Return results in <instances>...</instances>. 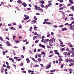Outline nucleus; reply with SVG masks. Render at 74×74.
<instances>
[{
    "instance_id": "f257e3e1",
    "label": "nucleus",
    "mask_w": 74,
    "mask_h": 74,
    "mask_svg": "<svg viewBox=\"0 0 74 74\" xmlns=\"http://www.w3.org/2000/svg\"><path fill=\"white\" fill-rule=\"evenodd\" d=\"M72 62L73 63H71L69 64V67H71L72 66H74V60H73Z\"/></svg>"
},
{
    "instance_id": "f03ea898",
    "label": "nucleus",
    "mask_w": 74,
    "mask_h": 74,
    "mask_svg": "<svg viewBox=\"0 0 74 74\" xmlns=\"http://www.w3.org/2000/svg\"><path fill=\"white\" fill-rule=\"evenodd\" d=\"M39 46L40 47H41L42 48H44V49H45V45H42L41 44H40L39 45Z\"/></svg>"
},
{
    "instance_id": "7ed1b4c3",
    "label": "nucleus",
    "mask_w": 74,
    "mask_h": 74,
    "mask_svg": "<svg viewBox=\"0 0 74 74\" xmlns=\"http://www.w3.org/2000/svg\"><path fill=\"white\" fill-rule=\"evenodd\" d=\"M54 52H55V53L56 54H57V55H59V53L58 52V50H54Z\"/></svg>"
},
{
    "instance_id": "20e7f679",
    "label": "nucleus",
    "mask_w": 74,
    "mask_h": 74,
    "mask_svg": "<svg viewBox=\"0 0 74 74\" xmlns=\"http://www.w3.org/2000/svg\"><path fill=\"white\" fill-rule=\"evenodd\" d=\"M23 5L24 7H26L27 6V4H26V3L23 2L22 4Z\"/></svg>"
},
{
    "instance_id": "39448f33",
    "label": "nucleus",
    "mask_w": 74,
    "mask_h": 74,
    "mask_svg": "<svg viewBox=\"0 0 74 74\" xmlns=\"http://www.w3.org/2000/svg\"><path fill=\"white\" fill-rule=\"evenodd\" d=\"M69 52H71V53H73L72 54V55L73 56H74V51H71V50H70L69 51Z\"/></svg>"
},
{
    "instance_id": "423d86ee",
    "label": "nucleus",
    "mask_w": 74,
    "mask_h": 74,
    "mask_svg": "<svg viewBox=\"0 0 74 74\" xmlns=\"http://www.w3.org/2000/svg\"><path fill=\"white\" fill-rule=\"evenodd\" d=\"M4 67H3L1 68V73H4Z\"/></svg>"
},
{
    "instance_id": "0eeeda50",
    "label": "nucleus",
    "mask_w": 74,
    "mask_h": 74,
    "mask_svg": "<svg viewBox=\"0 0 74 74\" xmlns=\"http://www.w3.org/2000/svg\"><path fill=\"white\" fill-rule=\"evenodd\" d=\"M51 65H48L46 67V68L47 69H49V68H50V67H51Z\"/></svg>"
},
{
    "instance_id": "6e6552de",
    "label": "nucleus",
    "mask_w": 74,
    "mask_h": 74,
    "mask_svg": "<svg viewBox=\"0 0 74 74\" xmlns=\"http://www.w3.org/2000/svg\"><path fill=\"white\" fill-rule=\"evenodd\" d=\"M26 61H27V63H30V60L29 58H27L26 59Z\"/></svg>"
},
{
    "instance_id": "1a4fd4ad",
    "label": "nucleus",
    "mask_w": 74,
    "mask_h": 74,
    "mask_svg": "<svg viewBox=\"0 0 74 74\" xmlns=\"http://www.w3.org/2000/svg\"><path fill=\"white\" fill-rule=\"evenodd\" d=\"M68 45L69 47H73V45H71V44L70 43H68Z\"/></svg>"
},
{
    "instance_id": "9d476101",
    "label": "nucleus",
    "mask_w": 74,
    "mask_h": 74,
    "mask_svg": "<svg viewBox=\"0 0 74 74\" xmlns=\"http://www.w3.org/2000/svg\"><path fill=\"white\" fill-rule=\"evenodd\" d=\"M67 29L66 28H62V31H64V30H67Z\"/></svg>"
},
{
    "instance_id": "9b49d317",
    "label": "nucleus",
    "mask_w": 74,
    "mask_h": 74,
    "mask_svg": "<svg viewBox=\"0 0 74 74\" xmlns=\"http://www.w3.org/2000/svg\"><path fill=\"white\" fill-rule=\"evenodd\" d=\"M73 62V59H70L69 60V63H71V62Z\"/></svg>"
},
{
    "instance_id": "f8f14e48",
    "label": "nucleus",
    "mask_w": 74,
    "mask_h": 74,
    "mask_svg": "<svg viewBox=\"0 0 74 74\" xmlns=\"http://www.w3.org/2000/svg\"><path fill=\"white\" fill-rule=\"evenodd\" d=\"M71 9V10H72V11H74V6H73L70 8Z\"/></svg>"
},
{
    "instance_id": "ddd939ff",
    "label": "nucleus",
    "mask_w": 74,
    "mask_h": 74,
    "mask_svg": "<svg viewBox=\"0 0 74 74\" xmlns=\"http://www.w3.org/2000/svg\"><path fill=\"white\" fill-rule=\"evenodd\" d=\"M49 43H52L53 42V40H52V39H50L49 40Z\"/></svg>"
},
{
    "instance_id": "4468645a",
    "label": "nucleus",
    "mask_w": 74,
    "mask_h": 74,
    "mask_svg": "<svg viewBox=\"0 0 74 74\" xmlns=\"http://www.w3.org/2000/svg\"><path fill=\"white\" fill-rule=\"evenodd\" d=\"M59 41L60 42V44H61V45H63V43L60 40H59Z\"/></svg>"
},
{
    "instance_id": "2eb2a0df",
    "label": "nucleus",
    "mask_w": 74,
    "mask_h": 74,
    "mask_svg": "<svg viewBox=\"0 0 74 74\" xmlns=\"http://www.w3.org/2000/svg\"><path fill=\"white\" fill-rule=\"evenodd\" d=\"M19 58V57H14V59H15L16 60H18Z\"/></svg>"
},
{
    "instance_id": "dca6fc26",
    "label": "nucleus",
    "mask_w": 74,
    "mask_h": 74,
    "mask_svg": "<svg viewBox=\"0 0 74 74\" xmlns=\"http://www.w3.org/2000/svg\"><path fill=\"white\" fill-rule=\"evenodd\" d=\"M17 3H20V4L22 3V1L20 0H19L17 1Z\"/></svg>"
},
{
    "instance_id": "f3484780",
    "label": "nucleus",
    "mask_w": 74,
    "mask_h": 74,
    "mask_svg": "<svg viewBox=\"0 0 74 74\" xmlns=\"http://www.w3.org/2000/svg\"><path fill=\"white\" fill-rule=\"evenodd\" d=\"M69 2L70 3V4H72V3H73V2L72 1V0H69Z\"/></svg>"
},
{
    "instance_id": "a211bd4d",
    "label": "nucleus",
    "mask_w": 74,
    "mask_h": 74,
    "mask_svg": "<svg viewBox=\"0 0 74 74\" xmlns=\"http://www.w3.org/2000/svg\"><path fill=\"white\" fill-rule=\"evenodd\" d=\"M41 54L42 55H45V53L44 52H41Z\"/></svg>"
},
{
    "instance_id": "6ab92c4d",
    "label": "nucleus",
    "mask_w": 74,
    "mask_h": 74,
    "mask_svg": "<svg viewBox=\"0 0 74 74\" xmlns=\"http://www.w3.org/2000/svg\"><path fill=\"white\" fill-rule=\"evenodd\" d=\"M11 29L12 30H16V29L13 27H11Z\"/></svg>"
},
{
    "instance_id": "aec40b11",
    "label": "nucleus",
    "mask_w": 74,
    "mask_h": 74,
    "mask_svg": "<svg viewBox=\"0 0 74 74\" xmlns=\"http://www.w3.org/2000/svg\"><path fill=\"white\" fill-rule=\"evenodd\" d=\"M38 41H39V40H36V41H35V43H36V44H37V43H38Z\"/></svg>"
},
{
    "instance_id": "412c9836",
    "label": "nucleus",
    "mask_w": 74,
    "mask_h": 74,
    "mask_svg": "<svg viewBox=\"0 0 74 74\" xmlns=\"http://www.w3.org/2000/svg\"><path fill=\"white\" fill-rule=\"evenodd\" d=\"M40 3H41L42 4H44V1H40Z\"/></svg>"
},
{
    "instance_id": "4be33fe9",
    "label": "nucleus",
    "mask_w": 74,
    "mask_h": 74,
    "mask_svg": "<svg viewBox=\"0 0 74 74\" xmlns=\"http://www.w3.org/2000/svg\"><path fill=\"white\" fill-rule=\"evenodd\" d=\"M69 58H67L66 59V63H68V62H69Z\"/></svg>"
},
{
    "instance_id": "5701e85b",
    "label": "nucleus",
    "mask_w": 74,
    "mask_h": 74,
    "mask_svg": "<svg viewBox=\"0 0 74 74\" xmlns=\"http://www.w3.org/2000/svg\"><path fill=\"white\" fill-rule=\"evenodd\" d=\"M49 45H50L51 47L53 46V45H52V44L51 43H49Z\"/></svg>"
},
{
    "instance_id": "b1692460",
    "label": "nucleus",
    "mask_w": 74,
    "mask_h": 74,
    "mask_svg": "<svg viewBox=\"0 0 74 74\" xmlns=\"http://www.w3.org/2000/svg\"><path fill=\"white\" fill-rule=\"evenodd\" d=\"M34 28L35 29H37V28H38L37 27H36V25H34Z\"/></svg>"
},
{
    "instance_id": "393cba45",
    "label": "nucleus",
    "mask_w": 74,
    "mask_h": 74,
    "mask_svg": "<svg viewBox=\"0 0 74 74\" xmlns=\"http://www.w3.org/2000/svg\"><path fill=\"white\" fill-rule=\"evenodd\" d=\"M38 60L39 62H41V59L40 58H39L38 59Z\"/></svg>"
},
{
    "instance_id": "a878e982",
    "label": "nucleus",
    "mask_w": 74,
    "mask_h": 74,
    "mask_svg": "<svg viewBox=\"0 0 74 74\" xmlns=\"http://www.w3.org/2000/svg\"><path fill=\"white\" fill-rule=\"evenodd\" d=\"M32 60L33 61H34V62H36V60H35V59L34 58H32Z\"/></svg>"
},
{
    "instance_id": "bb28decb",
    "label": "nucleus",
    "mask_w": 74,
    "mask_h": 74,
    "mask_svg": "<svg viewBox=\"0 0 74 74\" xmlns=\"http://www.w3.org/2000/svg\"><path fill=\"white\" fill-rule=\"evenodd\" d=\"M62 60H63V59L62 58H60V59L59 60V61H60V62H61Z\"/></svg>"
},
{
    "instance_id": "cd10ccee",
    "label": "nucleus",
    "mask_w": 74,
    "mask_h": 74,
    "mask_svg": "<svg viewBox=\"0 0 74 74\" xmlns=\"http://www.w3.org/2000/svg\"><path fill=\"white\" fill-rule=\"evenodd\" d=\"M46 24H48V25H49V24L51 25V23H49V22H47L46 23Z\"/></svg>"
},
{
    "instance_id": "c85d7f7f",
    "label": "nucleus",
    "mask_w": 74,
    "mask_h": 74,
    "mask_svg": "<svg viewBox=\"0 0 74 74\" xmlns=\"http://www.w3.org/2000/svg\"><path fill=\"white\" fill-rule=\"evenodd\" d=\"M47 48H50V49H51V47H50V46H49L47 45Z\"/></svg>"
},
{
    "instance_id": "c756f323",
    "label": "nucleus",
    "mask_w": 74,
    "mask_h": 74,
    "mask_svg": "<svg viewBox=\"0 0 74 74\" xmlns=\"http://www.w3.org/2000/svg\"><path fill=\"white\" fill-rule=\"evenodd\" d=\"M41 6L42 8H44V5L43 4H41Z\"/></svg>"
},
{
    "instance_id": "7c9ffc66",
    "label": "nucleus",
    "mask_w": 74,
    "mask_h": 74,
    "mask_svg": "<svg viewBox=\"0 0 74 74\" xmlns=\"http://www.w3.org/2000/svg\"><path fill=\"white\" fill-rule=\"evenodd\" d=\"M35 67H39V65H38L36 64L35 65Z\"/></svg>"
},
{
    "instance_id": "2f4dec72",
    "label": "nucleus",
    "mask_w": 74,
    "mask_h": 74,
    "mask_svg": "<svg viewBox=\"0 0 74 74\" xmlns=\"http://www.w3.org/2000/svg\"><path fill=\"white\" fill-rule=\"evenodd\" d=\"M50 71L51 72H52V73H54L55 72V71H54V70H50Z\"/></svg>"
},
{
    "instance_id": "473e14b6",
    "label": "nucleus",
    "mask_w": 74,
    "mask_h": 74,
    "mask_svg": "<svg viewBox=\"0 0 74 74\" xmlns=\"http://www.w3.org/2000/svg\"><path fill=\"white\" fill-rule=\"evenodd\" d=\"M62 5H63V4H60L59 5V7H62Z\"/></svg>"
},
{
    "instance_id": "72a5a7b5",
    "label": "nucleus",
    "mask_w": 74,
    "mask_h": 74,
    "mask_svg": "<svg viewBox=\"0 0 74 74\" xmlns=\"http://www.w3.org/2000/svg\"><path fill=\"white\" fill-rule=\"evenodd\" d=\"M36 38V36H34L33 37V40H34Z\"/></svg>"
},
{
    "instance_id": "f704fd0d",
    "label": "nucleus",
    "mask_w": 74,
    "mask_h": 74,
    "mask_svg": "<svg viewBox=\"0 0 74 74\" xmlns=\"http://www.w3.org/2000/svg\"><path fill=\"white\" fill-rule=\"evenodd\" d=\"M6 68L7 69H10V66L9 65H8L6 67Z\"/></svg>"
},
{
    "instance_id": "c9c22d12",
    "label": "nucleus",
    "mask_w": 74,
    "mask_h": 74,
    "mask_svg": "<svg viewBox=\"0 0 74 74\" xmlns=\"http://www.w3.org/2000/svg\"><path fill=\"white\" fill-rule=\"evenodd\" d=\"M52 40L53 41V42H55V39L53 38H52Z\"/></svg>"
},
{
    "instance_id": "e433bc0d",
    "label": "nucleus",
    "mask_w": 74,
    "mask_h": 74,
    "mask_svg": "<svg viewBox=\"0 0 74 74\" xmlns=\"http://www.w3.org/2000/svg\"><path fill=\"white\" fill-rule=\"evenodd\" d=\"M71 69H69V73L70 74H71L72 72H71V71H71Z\"/></svg>"
},
{
    "instance_id": "4c0bfd02",
    "label": "nucleus",
    "mask_w": 74,
    "mask_h": 74,
    "mask_svg": "<svg viewBox=\"0 0 74 74\" xmlns=\"http://www.w3.org/2000/svg\"><path fill=\"white\" fill-rule=\"evenodd\" d=\"M23 65V63H21L20 64V66H22Z\"/></svg>"
},
{
    "instance_id": "58836bf2",
    "label": "nucleus",
    "mask_w": 74,
    "mask_h": 74,
    "mask_svg": "<svg viewBox=\"0 0 74 74\" xmlns=\"http://www.w3.org/2000/svg\"><path fill=\"white\" fill-rule=\"evenodd\" d=\"M1 46H3L1 44H0V48L3 49V47H1Z\"/></svg>"
},
{
    "instance_id": "ea45409f",
    "label": "nucleus",
    "mask_w": 74,
    "mask_h": 74,
    "mask_svg": "<svg viewBox=\"0 0 74 74\" xmlns=\"http://www.w3.org/2000/svg\"><path fill=\"white\" fill-rule=\"evenodd\" d=\"M16 37V36H14L13 37V40H14L15 39V38Z\"/></svg>"
},
{
    "instance_id": "a19ab883",
    "label": "nucleus",
    "mask_w": 74,
    "mask_h": 74,
    "mask_svg": "<svg viewBox=\"0 0 74 74\" xmlns=\"http://www.w3.org/2000/svg\"><path fill=\"white\" fill-rule=\"evenodd\" d=\"M69 16H73V14H69Z\"/></svg>"
},
{
    "instance_id": "79ce46f5",
    "label": "nucleus",
    "mask_w": 74,
    "mask_h": 74,
    "mask_svg": "<svg viewBox=\"0 0 74 74\" xmlns=\"http://www.w3.org/2000/svg\"><path fill=\"white\" fill-rule=\"evenodd\" d=\"M0 40L1 41H3V39L1 37H0Z\"/></svg>"
},
{
    "instance_id": "37998d69",
    "label": "nucleus",
    "mask_w": 74,
    "mask_h": 74,
    "mask_svg": "<svg viewBox=\"0 0 74 74\" xmlns=\"http://www.w3.org/2000/svg\"><path fill=\"white\" fill-rule=\"evenodd\" d=\"M53 51H51L49 52V53H53Z\"/></svg>"
},
{
    "instance_id": "c03bdc74",
    "label": "nucleus",
    "mask_w": 74,
    "mask_h": 74,
    "mask_svg": "<svg viewBox=\"0 0 74 74\" xmlns=\"http://www.w3.org/2000/svg\"><path fill=\"white\" fill-rule=\"evenodd\" d=\"M23 42H26L27 41V39H25L24 40H23Z\"/></svg>"
},
{
    "instance_id": "a18cd8bd",
    "label": "nucleus",
    "mask_w": 74,
    "mask_h": 74,
    "mask_svg": "<svg viewBox=\"0 0 74 74\" xmlns=\"http://www.w3.org/2000/svg\"><path fill=\"white\" fill-rule=\"evenodd\" d=\"M73 18H74L73 17H72L71 18L70 20H71V21H72V20H73Z\"/></svg>"
},
{
    "instance_id": "49530a36",
    "label": "nucleus",
    "mask_w": 74,
    "mask_h": 74,
    "mask_svg": "<svg viewBox=\"0 0 74 74\" xmlns=\"http://www.w3.org/2000/svg\"><path fill=\"white\" fill-rule=\"evenodd\" d=\"M32 22H33V23H36V20H33L32 21Z\"/></svg>"
},
{
    "instance_id": "de8ad7c7",
    "label": "nucleus",
    "mask_w": 74,
    "mask_h": 74,
    "mask_svg": "<svg viewBox=\"0 0 74 74\" xmlns=\"http://www.w3.org/2000/svg\"><path fill=\"white\" fill-rule=\"evenodd\" d=\"M48 5V7H49V5H52V3H50Z\"/></svg>"
},
{
    "instance_id": "09e8293b",
    "label": "nucleus",
    "mask_w": 74,
    "mask_h": 74,
    "mask_svg": "<svg viewBox=\"0 0 74 74\" xmlns=\"http://www.w3.org/2000/svg\"><path fill=\"white\" fill-rule=\"evenodd\" d=\"M63 27V25H61L59 26V27Z\"/></svg>"
},
{
    "instance_id": "8fccbe9b",
    "label": "nucleus",
    "mask_w": 74,
    "mask_h": 74,
    "mask_svg": "<svg viewBox=\"0 0 74 74\" xmlns=\"http://www.w3.org/2000/svg\"><path fill=\"white\" fill-rule=\"evenodd\" d=\"M48 5L46 6V10H47V8H48Z\"/></svg>"
},
{
    "instance_id": "3c124183",
    "label": "nucleus",
    "mask_w": 74,
    "mask_h": 74,
    "mask_svg": "<svg viewBox=\"0 0 74 74\" xmlns=\"http://www.w3.org/2000/svg\"><path fill=\"white\" fill-rule=\"evenodd\" d=\"M63 10V8L62 7L59 9V10Z\"/></svg>"
},
{
    "instance_id": "603ef678",
    "label": "nucleus",
    "mask_w": 74,
    "mask_h": 74,
    "mask_svg": "<svg viewBox=\"0 0 74 74\" xmlns=\"http://www.w3.org/2000/svg\"><path fill=\"white\" fill-rule=\"evenodd\" d=\"M67 52H64L63 53V54H64V55H67Z\"/></svg>"
},
{
    "instance_id": "864d4df0",
    "label": "nucleus",
    "mask_w": 74,
    "mask_h": 74,
    "mask_svg": "<svg viewBox=\"0 0 74 74\" xmlns=\"http://www.w3.org/2000/svg\"><path fill=\"white\" fill-rule=\"evenodd\" d=\"M50 36V34H48L47 35V37H49Z\"/></svg>"
},
{
    "instance_id": "5fc2aeb1",
    "label": "nucleus",
    "mask_w": 74,
    "mask_h": 74,
    "mask_svg": "<svg viewBox=\"0 0 74 74\" xmlns=\"http://www.w3.org/2000/svg\"><path fill=\"white\" fill-rule=\"evenodd\" d=\"M68 25L70 27H71V26H72V24H69Z\"/></svg>"
},
{
    "instance_id": "6e6d98bb",
    "label": "nucleus",
    "mask_w": 74,
    "mask_h": 74,
    "mask_svg": "<svg viewBox=\"0 0 74 74\" xmlns=\"http://www.w3.org/2000/svg\"><path fill=\"white\" fill-rule=\"evenodd\" d=\"M54 27H55V28H56L57 27H58V26H56V25H54L53 26Z\"/></svg>"
},
{
    "instance_id": "4d7b16f0",
    "label": "nucleus",
    "mask_w": 74,
    "mask_h": 74,
    "mask_svg": "<svg viewBox=\"0 0 74 74\" xmlns=\"http://www.w3.org/2000/svg\"><path fill=\"white\" fill-rule=\"evenodd\" d=\"M61 68H63V64H61Z\"/></svg>"
},
{
    "instance_id": "13d9d810",
    "label": "nucleus",
    "mask_w": 74,
    "mask_h": 74,
    "mask_svg": "<svg viewBox=\"0 0 74 74\" xmlns=\"http://www.w3.org/2000/svg\"><path fill=\"white\" fill-rule=\"evenodd\" d=\"M41 66V67H44V65H43V64H40Z\"/></svg>"
},
{
    "instance_id": "bf43d9fd",
    "label": "nucleus",
    "mask_w": 74,
    "mask_h": 74,
    "mask_svg": "<svg viewBox=\"0 0 74 74\" xmlns=\"http://www.w3.org/2000/svg\"><path fill=\"white\" fill-rule=\"evenodd\" d=\"M61 50L62 51H64V48H61Z\"/></svg>"
},
{
    "instance_id": "052dcab7",
    "label": "nucleus",
    "mask_w": 74,
    "mask_h": 74,
    "mask_svg": "<svg viewBox=\"0 0 74 74\" xmlns=\"http://www.w3.org/2000/svg\"><path fill=\"white\" fill-rule=\"evenodd\" d=\"M32 28H33V27H31L29 29V31H31V30H32Z\"/></svg>"
},
{
    "instance_id": "680f3d73",
    "label": "nucleus",
    "mask_w": 74,
    "mask_h": 74,
    "mask_svg": "<svg viewBox=\"0 0 74 74\" xmlns=\"http://www.w3.org/2000/svg\"><path fill=\"white\" fill-rule=\"evenodd\" d=\"M3 67H6V65H5L4 64H3Z\"/></svg>"
},
{
    "instance_id": "e2e57ef3",
    "label": "nucleus",
    "mask_w": 74,
    "mask_h": 74,
    "mask_svg": "<svg viewBox=\"0 0 74 74\" xmlns=\"http://www.w3.org/2000/svg\"><path fill=\"white\" fill-rule=\"evenodd\" d=\"M48 21V18L46 19L45 20V22H46V21Z\"/></svg>"
},
{
    "instance_id": "0e129e2a",
    "label": "nucleus",
    "mask_w": 74,
    "mask_h": 74,
    "mask_svg": "<svg viewBox=\"0 0 74 74\" xmlns=\"http://www.w3.org/2000/svg\"><path fill=\"white\" fill-rule=\"evenodd\" d=\"M60 47H64V46H65V45H60Z\"/></svg>"
},
{
    "instance_id": "69168bd1",
    "label": "nucleus",
    "mask_w": 74,
    "mask_h": 74,
    "mask_svg": "<svg viewBox=\"0 0 74 74\" xmlns=\"http://www.w3.org/2000/svg\"><path fill=\"white\" fill-rule=\"evenodd\" d=\"M13 25H16V23H13Z\"/></svg>"
},
{
    "instance_id": "338daca9",
    "label": "nucleus",
    "mask_w": 74,
    "mask_h": 74,
    "mask_svg": "<svg viewBox=\"0 0 74 74\" xmlns=\"http://www.w3.org/2000/svg\"><path fill=\"white\" fill-rule=\"evenodd\" d=\"M24 16L25 17V18H26L27 16V15H24Z\"/></svg>"
},
{
    "instance_id": "774afa93",
    "label": "nucleus",
    "mask_w": 74,
    "mask_h": 74,
    "mask_svg": "<svg viewBox=\"0 0 74 74\" xmlns=\"http://www.w3.org/2000/svg\"><path fill=\"white\" fill-rule=\"evenodd\" d=\"M49 41V39H47L46 40V41L47 42H48V41Z\"/></svg>"
}]
</instances>
